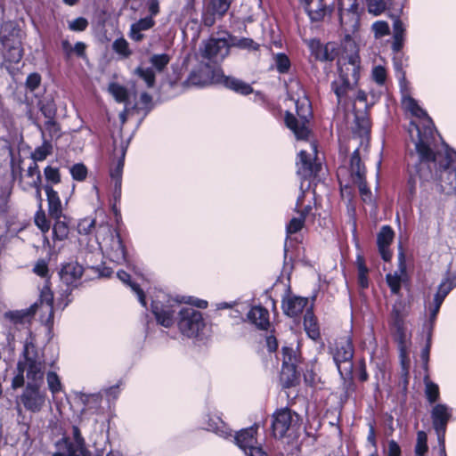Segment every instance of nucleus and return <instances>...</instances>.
<instances>
[{
  "label": "nucleus",
  "instance_id": "obj_1",
  "mask_svg": "<svg viewBox=\"0 0 456 456\" xmlns=\"http://www.w3.org/2000/svg\"><path fill=\"white\" fill-rule=\"evenodd\" d=\"M228 44L226 36L211 37L201 42L199 48V66L188 78L191 85L203 87L218 80L222 70L220 64L230 53Z\"/></svg>",
  "mask_w": 456,
  "mask_h": 456
},
{
  "label": "nucleus",
  "instance_id": "obj_2",
  "mask_svg": "<svg viewBox=\"0 0 456 456\" xmlns=\"http://www.w3.org/2000/svg\"><path fill=\"white\" fill-rule=\"evenodd\" d=\"M370 133V122L366 114H356L353 127L352 141H358V147L353 151L350 159V171L354 183L363 201L371 200V191L366 183V169L362 162L368 152Z\"/></svg>",
  "mask_w": 456,
  "mask_h": 456
},
{
  "label": "nucleus",
  "instance_id": "obj_3",
  "mask_svg": "<svg viewBox=\"0 0 456 456\" xmlns=\"http://www.w3.org/2000/svg\"><path fill=\"white\" fill-rule=\"evenodd\" d=\"M338 77L331 82L330 88L337 97L338 105L353 102L355 87L360 77V58L352 53L338 61Z\"/></svg>",
  "mask_w": 456,
  "mask_h": 456
},
{
  "label": "nucleus",
  "instance_id": "obj_4",
  "mask_svg": "<svg viewBox=\"0 0 456 456\" xmlns=\"http://www.w3.org/2000/svg\"><path fill=\"white\" fill-rule=\"evenodd\" d=\"M183 303L194 305L200 309L208 307V302L203 299L189 296L173 297L163 291H159L151 300V313L157 323L165 328L173 326L176 322V318L179 315V310L183 307Z\"/></svg>",
  "mask_w": 456,
  "mask_h": 456
},
{
  "label": "nucleus",
  "instance_id": "obj_5",
  "mask_svg": "<svg viewBox=\"0 0 456 456\" xmlns=\"http://www.w3.org/2000/svg\"><path fill=\"white\" fill-rule=\"evenodd\" d=\"M45 369L44 354L32 342L26 341L23 348V360H20L17 363V373L12 379V387L18 388L24 386L25 371L27 379L44 378Z\"/></svg>",
  "mask_w": 456,
  "mask_h": 456
},
{
  "label": "nucleus",
  "instance_id": "obj_6",
  "mask_svg": "<svg viewBox=\"0 0 456 456\" xmlns=\"http://www.w3.org/2000/svg\"><path fill=\"white\" fill-rule=\"evenodd\" d=\"M95 237L103 256L117 265L126 262V250L117 229L109 224H100Z\"/></svg>",
  "mask_w": 456,
  "mask_h": 456
},
{
  "label": "nucleus",
  "instance_id": "obj_7",
  "mask_svg": "<svg viewBox=\"0 0 456 456\" xmlns=\"http://www.w3.org/2000/svg\"><path fill=\"white\" fill-rule=\"evenodd\" d=\"M194 305H183L176 318L179 331L189 338H203L208 331L203 314Z\"/></svg>",
  "mask_w": 456,
  "mask_h": 456
},
{
  "label": "nucleus",
  "instance_id": "obj_8",
  "mask_svg": "<svg viewBox=\"0 0 456 456\" xmlns=\"http://www.w3.org/2000/svg\"><path fill=\"white\" fill-rule=\"evenodd\" d=\"M44 378L28 379L27 385L21 395L18 397V411H20V404L33 413L39 412L46 400V391L42 389Z\"/></svg>",
  "mask_w": 456,
  "mask_h": 456
},
{
  "label": "nucleus",
  "instance_id": "obj_9",
  "mask_svg": "<svg viewBox=\"0 0 456 456\" xmlns=\"http://www.w3.org/2000/svg\"><path fill=\"white\" fill-rule=\"evenodd\" d=\"M300 427V416L285 407L273 414L272 431L276 438L295 436Z\"/></svg>",
  "mask_w": 456,
  "mask_h": 456
},
{
  "label": "nucleus",
  "instance_id": "obj_10",
  "mask_svg": "<svg viewBox=\"0 0 456 456\" xmlns=\"http://www.w3.org/2000/svg\"><path fill=\"white\" fill-rule=\"evenodd\" d=\"M402 104L403 108L407 111H409L412 116L422 119L419 124L411 121L410 123L408 129L411 140L414 144L415 150L416 141L418 139V130H419L420 133H422V131L426 130V128L430 126L435 134L434 135L440 136V134H438L437 131L436 130L432 119L428 116V113L418 104V102L415 99H413L410 95L403 94L402 98Z\"/></svg>",
  "mask_w": 456,
  "mask_h": 456
},
{
  "label": "nucleus",
  "instance_id": "obj_11",
  "mask_svg": "<svg viewBox=\"0 0 456 456\" xmlns=\"http://www.w3.org/2000/svg\"><path fill=\"white\" fill-rule=\"evenodd\" d=\"M129 143L130 137L127 139L120 137L119 141L117 138H113V159L116 160V164L110 169V177L113 183L112 197L115 202L119 201L121 199L122 173Z\"/></svg>",
  "mask_w": 456,
  "mask_h": 456
},
{
  "label": "nucleus",
  "instance_id": "obj_12",
  "mask_svg": "<svg viewBox=\"0 0 456 456\" xmlns=\"http://www.w3.org/2000/svg\"><path fill=\"white\" fill-rule=\"evenodd\" d=\"M456 287V274L452 273L448 269L444 275L441 282L436 288L432 299L425 301V306L430 312V319L433 322L439 313L440 307L444 303L445 297Z\"/></svg>",
  "mask_w": 456,
  "mask_h": 456
},
{
  "label": "nucleus",
  "instance_id": "obj_13",
  "mask_svg": "<svg viewBox=\"0 0 456 456\" xmlns=\"http://www.w3.org/2000/svg\"><path fill=\"white\" fill-rule=\"evenodd\" d=\"M453 409L444 403H437L432 405L430 419L432 428L435 430L439 445L444 444L447 425L452 418Z\"/></svg>",
  "mask_w": 456,
  "mask_h": 456
},
{
  "label": "nucleus",
  "instance_id": "obj_14",
  "mask_svg": "<svg viewBox=\"0 0 456 456\" xmlns=\"http://www.w3.org/2000/svg\"><path fill=\"white\" fill-rule=\"evenodd\" d=\"M354 357V346L350 338H346L337 344L333 360L343 379L351 378Z\"/></svg>",
  "mask_w": 456,
  "mask_h": 456
},
{
  "label": "nucleus",
  "instance_id": "obj_15",
  "mask_svg": "<svg viewBox=\"0 0 456 456\" xmlns=\"http://www.w3.org/2000/svg\"><path fill=\"white\" fill-rule=\"evenodd\" d=\"M297 113L301 118L299 121L294 115L287 113L285 118L286 126L294 133L297 139L305 140L308 137L309 130L305 126L310 116V103L307 100L303 101L301 105L297 102L296 103Z\"/></svg>",
  "mask_w": 456,
  "mask_h": 456
},
{
  "label": "nucleus",
  "instance_id": "obj_16",
  "mask_svg": "<svg viewBox=\"0 0 456 456\" xmlns=\"http://www.w3.org/2000/svg\"><path fill=\"white\" fill-rule=\"evenodd\" d=\"M311 152L305 150H300L297 155V175L303 180H308L312 176H316L322 166L316 161H313V156L315 158L317 154V147L314 143H310Z\"/></svg>",
  "mask_w": 456,
  "mask_h": 456
},
{
  "label": "nucleus",
  "instance_id": "obj_17",
  "mask_svg": "<svg viewBox=\"0 0 456 456\" xmlns=\"http://www.w3.org/2000/svg\"><path fill=\"white\" fill-rule=\"evenodd\" d=\"M84 272V267L77 261H69L61 265L59 276L61 282L67 286L66 292L69 291V293L80 284Z\"/></svg>",
  "mask_w": 456,
  "mask_h": 456
},
{
  "label": "nucleus",
  "instance_id": "obj_18",
  "mask_svg": "<svg viewBox=\"0 0 456 456\" xmlns=\"http://www.w3.org/2000/svg\"><path fill=\"white\" fill-rule=\"evenodd\" d=\"M339 20L341 28L346 38L350 37L352 34L358 30L360 18L356 0H354L348 8L340 9Z\"/></svg>",
  "mask_w": 456,
  "mask_h": 456
},
{
  "label": "nucleus",
  "instance_id": "obj_19",
  "mask_svg": "<svg viewBox=\"0 0 456 456\" xmlns=\"http://www.w3.org/2000/svg\"><path fill=\"white\" fill-rule=\"evenodd\" d=\"M204 428L224 439L232 437V429L216 413L208 412L202 417Z\"/></svg>",
  "mask_w": 456,
  "mask_h": 456
},
{
  "label": "nucleus",
  "instance_id": "obj_20",
  "mask_svg": "<svg viewBox=\"0 0 456 456\" xmlns=\"http://www.w3.org/2000/svg\"><path fill=\"white\" fill-rule=\"evenodd\" d=\"M257 428V425H254L250 428L240 430L236 434L235 436H233L235 444L244 452L246 455L248 451L256 448H262L261 446L256 445L257 441L256 438V434Z\"/></svg>",
  "mask_w": 456,
  "mask_h": 456
},
{
  "label": "nucleus",
  "instance_id": "obj_21",
  "mask_svg": "<svg viewBox=\"0 0 456 456\" xmlns=\"http://www.w3.org/2000/svg\"><path fill=\"white\" fill-rule=\"evenodd\" d=\"M395 232L389 225H383L377 235V244L382 259L386 262L390 261L392 252L389 246L393 241Z\"/></svg>",
  "mask_w": 456,
  "mask_h": 456
},
{
  "label": "nucleus",
  "instance_id": "obj_22",
  "mask_svg": "<svg viewBox=\"0 0 456 456\" xmlns=\"http://www.w3.org/2000/svg\"><path fill=\"white\" fill-rule=\"evenodd\" d=\"M308 303L307 297L289 296L283 298L281 307L284 314L289 317H297L303 313Z\"/></svg>",
  "mask_w": 456,
  "mask_h": 456
},
{
  "label": "nucleus",
  "instance_id": "obj_23",
  "mask_svg": "<svg viewBox=\"0 0 456 456\" xmlns=\"http://www.w3.org/2000/svg\"><path fill=\"white\" fill-rule=\"evenodd\" d=\"M216 83H222L226 88L241 95H248L254 92L253 87L249 84L232 76H224L222 71L220 77Z\"/></svg>",
  "mask_w": 456,
  "mask_h": 456
},
{
  "label": "nucleus",
  "instance_id": "obj_24",
  "mask_svg": "<svg viewBox=\"0 0 456 456\" xmlns=\"http://www.w3.org/2000/svg\"><path fill=\"white\" fill-rule=\"evenodd\" d=\"M247 319L259 330H266L270 326L269 312L261 305L251 307L247 314Z\"/></svg>",
  "mask_w": 456,
  "mask_h": 456
},
{
  "label": "nucleus",
  "instance_id": "obj_25",
  "mask_svg": "<svg viewBox=\"0 0 456 456\" xmlns=\"http://www.w3.org/2000/svg\"><path fill=\"white\" fill-rule=\"evenodd\" d=\"M58 445L65 456H91L86 444L73 442L68 436L62 437Z\"/></svg>",
  "mask_w": 456,
  "mask_h": 456
},
{
  "label": "nucleus",
  "instance_id": "obj_26",
  "mask_svg": "<svg viewBox=\"0 0 456 456\" xmlns=\"http://www.w3.org/2000/svg\"><path fill=\"white\" fill-rule=\"evenodd\" d=\"M37 308L38 303L36 302L28 308L6 312L4 313V317L14 324H23L30 321L37 313Z\"/></svg>",
  "mask_w": 456,
  "mask_h": 456
},
{
  "label": "nucleus",
  "instance_id": "obj_27",
  "mask_svg": "<svg viewBox=\"0 0 456 456\" xmlns=\"http://www.w3.org/2000/svg\"><path fill=\"white\" fill-rule=\"evenodd\" d=\"M78 400L84 404L85 411H92V412L100 414L102 411V395L100 393L86 394L79 392L77 394Z\"/></svg>",
  "mask_w": 456,
  "mask_h": 456
},
{
  "label": "nucleus",
  "instance_id": "obj_28",
  "mask_svg": "<svg viewBox=\"0 0 456 456\" xmlns=\"http://www.w3.org/2000/svg\"><path fill=\"white\" fill-rule=\"evenodd\" d=\"M305 11L312 21H320L326 15L322 0H300Z\"/></svg>",
  "mask_w": 456,
  "mask_h": 456
},
{
  "label": "nucleus",
  "instance_id": "obj_29",
  "mask_svg": "<svg viewBox=\"0 0 456 456\" xmlns=\"http://www.w3.org/2000/svg\"><path fill=\"white\" fill-rule=\"evenodd\" d=\"M2 44L5 49L4 53V61L10 63H18L22 58L20 43L17 40L11 43L9 39L4 38Z\"/></svg>",
  "mask_w": 456,
  "mask_h": 456
},
{
  "label": "nucleus",
  "instance_id": "obj_30",
  "mask_svg": "<svg viewBox=\"0 0 456 456\" xmlns=\"http://www.w3.org/2000/svg\"><path fill=\"white\" fill-rule=\"evenodd\" d=\"M45 191L47 197L48 210L50 216L53 218H61L62 216L61 202L58 192L54 191L51 185L48 184L45 186Z\"/></svg>",
  "mask_w": 456,
  "mask_h": 456
},
{
  "label": "nucleus",
  "instance_id": "obj_31",
  "mask_svg": "<svg viewBox=\"0 0 456 456\" xmlns=\"http://www.w3.org/2000/svg\"><path fill=\"white\" fill-rule=\"evenodd\" d=\"M226 38L229 42V50L232 47H236L240 50H247V51H258L259 50V44L255 42L252 38L249 37H236L233 35H231L229 33H226Z\"/></svg>",
  "mask_w": 456,
  "mask_h": 456
},
{
  "label": "nucleus",
  "instance_id": "obj_32",
  "mask_svg": "<svg viewBox=\"0 0 456 456\" xmlns=\"http://www.w3.org/2000/svg\"><path fill=\"white\" fill-rule=\"evenodd\" d=\"M405 27L400 19H395L393 22V43L392 50L395 53L400 52L403 47Z\"/></svg>",
  "mask_w": 456,
  "mask_h": 456
},
{
  "label": "nucleus",
  "instance_id": "obj_33",
  "mask_svg": "<svg viewBox=\"0 0 456 456\" xmlns=\"http://www.w3.org/2000/svg\"><path fill=\"white\" fill-rule=\"evenodd\" d=\"M304 326L307 336L316 341L320 338V330L312 309H307L304 316Z\"/></svg>",
  "mask_w": 456,
  "mask_h": 456
},
{
  "label": "nucleus",
  "instance_id": "obj_34",
  "mask_svg": "<svg viewBox=\"0 0 456 456\" xmlns=\"http://www.w3.org/2000/svg\"><path fill=\"white\" fill-rule=\"evenodd\" d=\"M117 277L119 281H121L124 284L128 285L132 291L137 296L138 301L142 306H146V297L142 291V289L139 287V285L131 281V276L126 272L120 270L117 272Z\"/></svg>",
  "mask_w": 456,
  "mask_h": 456
},
{
  "label": "nucleus",
  "instance_id": "obj_35",
  "mask_svg": "<svg viewBox=\"0 0 456 456\" xmlns=\"http://www.w3.org/2000/svg\"><path fill=\"white\" fill-rule=\"evenodd\" d=\"M299 371L294 367H281L280 380L283 387H294L298 379Z\"/></svg>",
  "mask_w": 456,
  "mask_h": 456
},
{
  "label": "nucleus",
  "instance_id": "obj_36",
  "mask_svg": "<svg viewBox=\"0 0 456 456\" xmlns=\"http://www.w3.org/2000/svg\"><path fill=\"white\" fill-rule=\"evenodd\" d=\"M39 129L41 131L42 139L49 140L50 142H52V140L61 136L60 126L54 119L46 120L44 127L39 126Z\"/></svg>",
  "mask_w": 456,
  "mask_h": 456
},
{
  "label": "nucleus",
  "instance_id": "obj_37",
  "mask_svg": "<svg viewBox=\"0 0 456 456\" xmlns=\"http://www.w3.org/2000/svg\"><path fill=\"white\" fill-rule=\"evenodd\" d=\"M53 296L52 292L50 291L48 287H44L41 290L40 294V308L44 312L49 313L48 322L53 318Z\"/></svg>",
  "mask_w": 456,
  "mask_h": 456
},
{
  "label": "nucleus",
  "instance_id": "obj_38",
  "mask_svg": "<svg viewBox=\"0 0 456 456\" xmlns=\"http://www.w3.org/2000/svg\"><path fill=\"white\" fill-rule=\"evenodd\" d=\"M275 69L280 74H288L291 68V61L284 53H278L273 55Z\"/></svg>",
  "mask_w": 456,
  "mask_h": 456
},
{
  "label": "nucleus",
  "instance_id": "obj_39",
  "mask_svg": "<svg viewBox=\"0 0 456 456\" xmlns=\"http://www.w3.org/2000/svg\"><path fill=\"white\" fill-rule=\"evenodd\" d=\"M27 175L32 179L30 185L36 188L37 197L41 199V174L36 161L28 167Z\"/></svg>",
  "mask_w": 456,
  "mask_h": 456
},
{
  "label": "nucleus",
  "instance_id": "obj_40",
  "mask_svg": "<svg viewBox=\"0 0 456 456\" xmlns=\"http://www.w3.org/2000/svg\"><path fill=\"white\" fill-rule=\"evenodd\" d=\"M134 74L144 81L147 87L151 88L155 86L156 72L153 68L140 65L135 69Z\"/></svg>",
  "mask_w": 456,
  "mask_h": 456
},
{
  "label": "nucleus",
  "instance_id": "obj_41",
  "mask_svg": "<svg viewBox=\"0 0 456 456\" xmlns=\"http://www.w3.org/2000/svg\"><path fill=\"white\" fill-rule=\"evenodd\" d=\"M170 56L167 53H156L152 54L150 59L149 62L151 64V68H153V70L157 73L162 72L165 68L167 66V64L170 61Z\"/></svg>",
  "mask_w": 456,
  "mask_h": 456
},
{
  "label": "nucleus",
  "instance_id": "obj_42",
  "mask_svg": "<svg viewBox=\"0 0 456 456\" xmlns=\"http://www.w3.org/2000/svg\"><path fill=\"white\" fill-rule=\"evenodd\" d=\"M425 396L429 404L437 403L440 398V390L436 383L426 379H425Z\"/></svg>",
  "mask_w": 456,
  "mask_h": 456
},
{
  "label": "nucleus",
  "instance_id": "obj_43",
  "mask_svg": "<svg viewBox=\"0 0 456 456\" xmlns=\"http://www.w3.org/2000/svg\"><path fill=\"white\" fill-rule=\"evenodd\" d=\"M46 382L48 389L52 393L53 396H55L57 394L63 390V385L61 381V379L59 375L53 370H49L46 372Z\"/></svg>",
  "mask_w": 456,
  "mask_h": 456
},
{
  "label": "nucleus",
  "instance_id": "obj_44",
  "mask_svg": "<svg viewBox=\"0 0 456 456\" xmlns=\"http://www.w3.org/2000/svg\"><path fill=\"white\" fill-rule=\"evenodd\" d=\"M394 338L398 345V349L402 357L404 356L407 349L409 337L405 327L394 329Z\"/></svg>",
  "mask_w": 456,
  "mask_h": 456
},
{
  "label": "nucleus",
  "instance_id": "obj_45",
  "mask_svg": "<svg viewBox=\"0 0 456 456\" xmlns=\"http://www.w3.org/2000/svg\"><path fill=\"white\" fill-rule=\"evenodd\" d=\"M436 320V318L433 322H431L430 312L428 311V323L424 325V330H426L427 334V345L421 351V359L426 362L428 361L429 358L430 343Z\"/></svg>",
  "mask_w": 456,
  "mask_h": 456
},
{
  "label": "nucleus",
  "instance_id": "obj_46",
  "mask_svg": "<svg viewBox=\"0 0 456 456\" xmlns=\"http://www.w3.org/2000/svg\"><path fill=\"white\" fill-rule=\"evenodd\" d=\"M53 145L49 140H43L42 145L37 147L32 152L34 161H43L52 153Z\"/></svg>",
  "mask_w": 456,
  "mask_h": 456
},
{
  "label": "nucleus",
  "instance_id": "obj_47",
  "mask_svg": "<svg viewBox=\"0 0 456 456\" xmlns=\"http://www.w3.org/2000/svg\"><path fill=\"white\" fill-rule=\"evenodd\" d=\"M299 357L292 347H282V366L297 368Z\"/></svg>",
  "mask_w": 456,
  "mask_h": 456
},
{
  "label": "nucleus",
  "instance_id": "obj_48",
  "mask_svg": "<svg viewBox=\"0 0 456 456\" xmlns=\"http://www.w3.org/2000/svg\"><path fill=\"white\" fill-rule=\"evenodd\" d=\"M428 450V435L425 431L419 430L417 432V441L414 452L416 456H425Z\"/></svg>",
  "mask_w": 456,
  "mask_h": 456
},
{
  "label": "nucleus",
  "instance_id": "obj_49",
  "mask_svg": "<svg viewBox=\"0 0 456 456\" xmlns=\"http://www.w3.org/2000/svg\"><path fill=\"white\" fill-rule=\"evenodd\" d=\"M55 223L53 226V238L58 240H63L68 237L69 234V227L64 221H61V218H54Z\"/></svg>",
  "mask_w": 456,
  "mask_h": 456
},
{
  "label": "nucleus",
  "instance_id": "obj_50",
  "mask_svg": "<svg viewBox=\"0 0 456 456\" xmlns=\"http://www.w3.org/2000/svg\"><path fill=\"white\" fill-rule=\"evenodd\" d=\"M109 92L118 102H125L128 99V93L126 87L117 83L110 84Z\"/></svg>",
  "mask_w": 456,
  "mask_h": 456
},
{
  "label": "nucleus",
  "instance_id": "obj_51",
  "mask_svg": "<svg viewBox=\"0 0 456 456\" xmlns=\"http://www.w3.org/2000/svg\"><path fill=\"white\" fill-rule=\"evenodd\" d=\"M357 270H358V284L362 289H366L369 286L368 280V268L362 257L357 258Z\"/></svg>",
  "mask_w": 456,
  "mask_h": 456
},
{
  "label": "nucleus",
  "instance_id": "obj_52",
  "mask_svg": "<svg viewBox=\"0 0 456 456\" xmlns=\"http://www.w3.org/2000/svg\"><path fill=\"white\" fill-rule=\"evenodd\" d=\"M113 51L123 58H127L132 52L129 49V44L124 37L116 39L112 44Z\"/></svg>",
  "mask_w": 456,
  "mask_h": 456
},
{
  "label": "nucleus",
  "instance_id": "obj_53",
  "mask_svg": "<svg viewBox=\"0 0 456 456\" xmlns=\"http://www.w3.org/2000/svg\"><path fill=\"white\" fill-rule=\"evenodd\" d=\"M233 0H210L209 6L214 8V11L217 12L218 18H222L225 15L231 7Z\"/></svg>",
  "mask_w": 456,
  "mask_h": 456
},
{
  "label": "nucleus",
  "instance_id": "obj_54",
  "mask_svg": "<svg viewBox=\"0 0 456 456\" xmlns=\"http://www.w3.org/2000/svg\"><path fill=\"white\" fill-rule=\"evenodd\" d=\"M305 219L299 215L297 216L292 217L289 222L286 225V233L287 236L295 234L301 231V229L305 225Z\"/></svg>",
  "mask_w": 456,
  "mask_h": 456
},
{
  "label": "nucleus",
  "instance_id": "obj_55",
  "mask_svg": "<svg viewBox=\"0 0 456 456\" xmlns=\"http://www.w3.org/2000/svg\"><path fill=\"white\" fill-rule=\"evenodd\" d=\"M386 281L391 292L395 295H398L401 290V276L396 272L395 273H387L386 275Z\"/></svg>",
  "mask_w": 456,
  "mask_h": 456
},
{
  "label": "nucleus",
  "instance_id": "obj_56",
  "mask_svg": "<svg viewBox=\"0 0 456 456\" xmlns=\"http://www.w3.org/2000/svg\"><path fill=\"white\" fill-rule=\"evenodd\" d=\"M95 227V220L90 217L84 218L77 224V232L80 234L88 235Z\"/></svg>",
  "mask_w": 456,
  "mask_h": 456
},
{
  "label": "nucleus",
  "instance_id": "obj_57",
  "mask_svg": "<svg viewBox=\"0 0 456 456\" xmlns=\"http://www.w3.org/2000/svg\"><path fill=\"white\" fill-rule=\"evenodd\" d=\"M70 174L74 180L84 181L87 175V168L82 163L75 164L70 168Z\"/></svg>",
  "mask_w": 456,
  "mask_h": 456
},
{
  "label": "nucleus",
  "instance_id": "obj_58",
  "mask_svg": "<svg viewBox=\"0 0 456 456\" xmlns=\"http://www.w3.org/2000/svg\"><path fill=\"white\" fill-rule=\"evenodd\" d=\"M88 27V20L84 17H78L68 21V28L74 32L85 31Z\"/></svg>",
  "mask_w": 456,
  "mask_h": 456
},
{
  "label": "nucleus",
  "instance_id": "obj_59",
  "mask_svg": "<svg viewBox=\"0 0 456 456\" xmlns=\"http://www.w3.org/2000/svg\"><path fill=\"white\" fill-rule=\"evenodd\" d=\"M218 18L217 12L214 11V8L211 6H208L202 13V23L206 27H212L215 23L216 19Z\"/></svg>",
  "mask_w": 456,
  "mask_h": 456
},
{
  "label": "nucleus",
  "instance_id": "obj_60",
  "mask_svg": "<svg viewBox=\"0 0 456 456\" xmlns=\"http://www.w3.org/2000/svg\"><path fill=\"white\" fill-rule=\"evenodd\" d=\"M371 76L373 80L379 86H383L387 80V70L381 65L373 67Z\"/></svg>",
  "mask_w": 456,
  "mask_h": 456
},
{
  "label": "nucleus",
  "instance_id": "obj_61",
  "mask_svg": "<svg viewBox=\"0 0 456 456\" xmlns=\"http://www.w3.org/2000/svg\"><path fill=\"white\" fill-rule=\"evenodd\" d=\"M108 443H109L108 435L101 434L100 441L94 442V448L95 450L94 456H103V454L106 451Z\"/></svg>",
  "mask_w": 456,
  "mask_h": 456
},
{
  "label": "nucleus",
  "instance_id": "obj_62",
  "mask_svg": "<svg viewBox=\"0 0 456 456\" xmlns=\"http://www.w3.org/2000/svg\"><path fill=\"white\" fill-rule=\"evenodd\" d=\"M372 30L376 37H382L389 34V26L386 21H376L372 24Z\"/></svg>",
  "mask_w": 456,
  "mask_h": 456
},
{
  "label": "nucleus",
  "instance_id": "obj_63",
  "mask_svg": "<svg viewBox=\"0 0 456 456\" xmlns=\"http://www.w3.org/2000/svg\"><path fill=\"white\" fill-rule=\"evenodd\" d=\"M45 176L48 182H51L52 183H59L61 181L60 172L57 167H53L51 166H47L45 168Z\"/></svg>",
  "mask_w": 456,
  "mask_h": 456
},
{
  "label": "nucleus",
  "instance_id": "obj_64",
  "mask_svg": "<svg viewBox=\"0 0 456 456\" xmlns=\"http://www.w3.org/2000/svg\"><path fill=\"white\" fill-rule=\"evenodd\" d=\"M136 29L140 31H145L151 28L155 25V21L152 17H144L132 24Z\"/></svg>",
  "mask_w": 456,
  "mask_h": 456
}]
</instances>
